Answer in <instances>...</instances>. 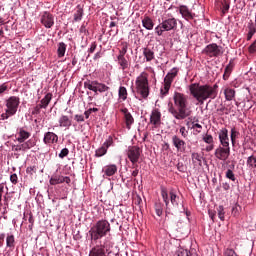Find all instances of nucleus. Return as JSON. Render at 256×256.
Listing matches in <instances>:
<instances>
[{"label": "nucleus", "mask_w": 256, "mask_h": 256, "mask_svg": "<svg viewBox=\"0 0 256 256\" xmlns=\"http://www.w3.org/2000/svg\"><path fill=\"white\" fill-rule=\"evenodd\" d=\"M150 125L152 126V129L161 127V112L159 109L152 110L150 115Z\"/></svg>", "instance_id": "f8f14e48"}, {"label": "nucleus", "mask_w": 256, "mask_h": 256, "mask_svg": "<svg viewBox=\"0 0 256 256\" xmlns=\"http://www.w3.org/2000/svg\"><path fill=\"white\" fill-rule=\"evenodd\" d=\"M21 149H22V151H27L31 148L29 147V144L27 142H25V143L21 144Z\"/></svg>", "instance_id": "774afa93"}, {"label": "nucleus", "mask_w": 256, "mask_h": 256, "mask_svg": "<svg viewBox=\"0 0 256 256\" xmlns=\"http://www.w3.org/2000/svg\"><path fill=\"white\" fill-rule=\"evenodd\" d=\"M218 138L220 141V146L229 147V130H227V128H222L218 132Z\"/></svg>", "instance_id": "dca6fc26"}, {"label": "nucleus", "mask_w": 256, "mask_h": 256, "mask_svg": "<svg viewBox=\"0 0 256 256\" xmlns=\"http://www.w3.org/2000/svg\"><path fill=\"white\" fill-rule=\"evenodd\" d=\"M26 143L28 144V146H29L30 149L33 148V147H35V145L37 144V143L35 142V139H29L28 141H26Z\"/></svg>", "instance_id": "0e129e2a"}, {"label": "nucleus", "mask_w": 256, "mask_h": 256, "mask_svg": "<svg viewBox=\"0 0 256 256\" xmlns=\"http://www.w3.org/2000/svg\"><path fill=\"white\" fill-rule=\"evenodd\" d=\"M6 246L9 247L10 249L15 248V236L13 235H8L6 238Z\"/></svg>", "instance_id": "e433bc0d"}, {"label": "nucleus", "mask_w": 256, "mask_h": 256, "mask_svg": "<svg viewBox=\"0 0 256 256\" xmlns=\"http://www.w3.org/2000/svg\"><path fill=\"white\" fill-rule=\"evenodd\" d=\"M202 159H203V157H201V155H199V153L192 154V162L194 163V165H199V167H201Z\"/></svg>", "instance_id": "c9c22d12"}, {"label": "nucleus", "mask_w": 256, "mask_h": 256, "mask_svg": "<svg viewBox=\"0 0 256 256\" xmlns=\"http://www.w3.org/2000/svg\"><path fill=\"white\" fill-rule=\"evenodd\" d=\"M80 33H84V35H88L89 31L87 30V25L85 23L80 27Z\"/></svg>", "instance_id": "052dcab7"}, {"label": "nucleus", "mask_w": 256, "mask_h": 256, "mask_svg": "<svg viewBox=\"0 0 256 256\" xmlns=\"http://www.w3.org/2000/svg\"><path fill=\"white\" fill-rule=\"evenodd\" d=\"M237 137H239V131H237V129H235V128H232L231 135H230L232 145H235V141H236Z\"/></svg>", "instance_id": "a19ab883"}, {"label": "nucleus", "mask_w": 256, "mask_h": 256, "mask_svg": "<svg viewBox=\"0 0 256 256\" xmlns=\"http://www.w3.org/2000/svg\"><path fill=\"white\" fill-rule=\"evenodd\" d=\"M218 85L215 84L214 86L205 84L199 85V83H193L189 86L190 95L203 105L207 99H215L217 97V89Z\"/></svg>", "instance_id": "f03ea898"}, {"label": "nucleus", "mask_w": 256, "mask_h": 256, "mask_svg": "<svg viewBox=\"0 0 256 256\" xmlns=\"http://www.w3.org/2000/svg\"><path fill=\"white\" fill-rule=\"evenodd\" d=\"M217 211L220 221H225V208H223V206H219L217 208Z\"/></svg>", "instance_id": "c03bdc74"}, {"label": "nucleus", "mask_w": 256, "mask_h": 256, "mask_svg": "<svg viewBox=\"0 0 256 256\" xmlns=\"http://www.w3.org/2000/svg\"><path fill=\"white\" fill-rule=\"evenodd\" d=\"M41 109H43L41 104H37L32 111V115H39L41 113Z\"/></svg>", "instance_id": "8fccbe9b"}, {"label": "nucleus", "mask_w": 256, "mask_h": 256, "mask_svg": "<svg viewBox=\"0 0 256 256\" xmlns=\"http://www.w3.org/2000/svg\"><path fill=\"white\" fill-rule=\"evenodd\" d=\"M224 95H225L226 101H233V99H235V89L226 88L224 90Z\"/></svg>", "instance_id": "72a5a7b5"}, {"label": "nucleus", "mask_w": 256, "mask_h": 256, "mask_svg": "<svg viewBox=\"0 0 256 256\" xmlns=\"http://www.w3.org/2000/svg\"><path fill=\"white\" fill-rule=\"evenodd\" d=\"M149 74L142 72L136 79V90L137 93L147 99L149 97Z\"/></svg>", "instance_id": "20e7f679"}, {"label": "nucleus", "mask_w": 256, "mask_h": 256, "mask_svg": "<svg viewBox=\"0 0 256 256\" xmlns=\"http://www.w3.org/2000/svg\"><path fill=\"white\" fill-rule=\"evenodd\" d=\"M162 28L164 31H176L177 30V19L174 17L165 18L162 20Z\"/></svg>", "instance_id": "4468645a"}, {"label": "nucleus", "mask_w": 256, "mask_h": 256, "mask_svg": "<svg viewBox=\"0 0 256 256\" xmlns=\"http://www.w3.org/2000/svg\"><path fill=\"white\" fill-rule=\"evenodd\" d=\"M161 197L166 205V209H169V198L170 202L174 207H179V196L175 194V191L171 190L170 192L165 188L161 187Z\"/></svg>", "instance_id": "39448f33"}, {"label": "nucleus", "mask_w": 256, "mask_h": 256, "mask_svg": "<svg viewBox=\"0 0 256 256\" xmlns=\"http://www.w3.org/2000/svg\"><path fill=\"white\" fill-rule=\"evenodd\" d=\"M155 213L156 215H158V217H161V215H163V204L161 203L155 204Z\"/></svg>", "instance_id": "37998d69"}, {"label": "nucleus", "mask_w": 256, "mask_h": 256, "mask_svg": "<svg viewBox=\"0 0 256 256\" xmlns=\"http://www.w3.org/2000/svg\"><path fill=\"white\" fill-rule=\"evenodd\" d=\"M231 3L229 0H223L222 1V15H226V13H229Z\"/></svg>", "instance_id": "58836bf2"}, {"label": "nucleus", "mask_w": 256, "mask_h": 256, "mask_svg": "<svg viewBox=\"0 0 256 256\" xmlns=\"http://www.w3.org/2000/svg\"><path fill=\"white\" fill-rule=\"evenodd\" d=\"M95 49H97V42H92L90 48L88 49V53H95Z\"/></svg>", "instance_id": "bf43d9fd"}, {"label": "nucleus", "mask_w": 256, "mask_h": 256, "mask_svg": "<svg viewBox=\"0 0 256 256\" xmlns=\"http://www.w3.org/2000/svg\"><path fill=\"white\" fill-rule=\"evenodd\" d=\"M31 137V133L25 131V129L20 128L18 130V138L17 141L19 143H25V141H27V139H29Z\"/></svg>", "instance_id": "4be33fe9"}, {"label": "nucleus", "mask_w": 256, "mask_h": 256, "mask_svg": "<svg viewBox=\"0 0 256 256\" xmlns=\"http://www.w3.org/2000/svg\"><path fill=\"white\" fill-rule=\"evenodd\" d=\"M202 140L204 141V143H207V145L215 143V141L213 140V135L211 134H205Z\"/></svg>", "instance_id": "79ce46f5"}, {"label": "nucleus", "mask_w": 256, "mask_h": 256, "mask_svg": "<svg viewBox=\"0 0 256 256\" xmlns=\"http://www.w3.org/2000/svg\"><path fill=\"white\" fill-rule=\"evenodd\" d=\"M103 173L106 175V177H113L115 173H117V165L110 164L103 168Z\"/></svg>", "instance_id": "412c9836"}, {"label": "nucleus", "mask_w": 256, "mask_h": 256, "mask_svg": "<svg viewBox=\"0 0 256 256\" xmlns=\"http://www.w3.org/2000/svg\"><path fill=\"white\" fill-rule=\"evenodd\" d=\"M7 89V83H3L2 85H0V95H3V93H5Z\"/></svg>", "instance_id": "e2e57ef3"}, {"label": "nucleus", "mask_w": 256, "mask_h": 256, "mask_svg": "<svg viewBox=\"0 0 256 256\" xmlns=\"http://www.w3.org/2000/svg\"><path fill=\"white\" fill-rule=\"evenodd\" d=\"M74 119L77 123H83V121H85V116L76 114L74 116Z\"/></svg>", "instance_id": "6e6d98bb"}, {"label": "nucleus", "mask_w": 256, "mask_h": 256, "mask_svg": "<svg viewBox=\"0 0 256 256\" xmlns=\"http://www.w3.org/2000/svg\"><path fill=\"white\" fill-rule=\"evenodd\" d=\"M128 45H127V43H124V44H122V48H121V50L119 51V55H118V57H125V55H127V49H128Z\"/></svg>", "instance_id": "49530a36"}, {"label": "nucleus", "mask_w": 256, "mask_h": 256, "mask_svg": "<svg viewBox=\"0 0 256 256\" xmlns=\"http://www.w3.org/2000/svg\"><path fill=\"white\" fill-rule=\"evenodd\" d=\"M59 127H66V129H69V127H71L72 125V121L71 118H69V116L67 115H62L59 120Z\"/></svg>", "instance_id": "5701e85b"}, {"label": "nucleus", "mask_w": 256, "mask_h": 256, "mask_svg": "<svg viewBox=\"0 0 256 256\" xmlns=\"http://www.w3.org/2000/svg\"><path fill=\"white\" fill-rule=\"evenodd\" d=\"M57 141H59V136H57V134L53 132L45 133L44 139H43V142L45 143V145H51L53 143H57Z\"/></svg>", "instance_id": "6ab92c4d"}, {"label": "nucleus", "mask_w": 256, "mask_h": 256, "mask_svg": "<svg viewBox=\"0 0 256 256\" xmlns=\"http://www.w3.org/2000/svg\"><path fill=\"white\" fill-rule=\"evenodd\" d=\"M10 181H11V183H13V185H17V181H18L17 174H12L10 176Z\"/></svg>", "instance_id": "680f3d73"}, {"label": "nucleus", "mask_w": 256, "mask_h": 256, "mask_svg": "<svg viewBox=\"0 0 256 256\" xmlns=\"http://www.w3.org/2000/svg\"><path fill=\"white\" fill-rule=\"evenodd\" d=\"M40 22L46 29H51L55 25V17L50 12H44L41 15Z\"/></svg>", "instance_id": "9b49d317"}, {"label": "nucleus", "mask_w": 256, "mask_h": 256, "mask_svg": "<svg viewBox=\"0 0 256 256\" xmlns=\"http://www.w3.org/2000/svg\"><path fill=\"white\" fill-rule=\"evenodd\" d=\"M49 183L50 185H61V183H63V176L54 174L51 176Z\"/></svg>", "instance_id": "2f4dec72"}, {"label": "nucleus", "mask_w": 256, "mask_h": 256, "mask_svg": "<svg viewBox=\"0 0 256 256\" xmlns=\"http://www.w3.org/2000/svg\"><path fill=\"white\" fill-rule=\"evenodd\" d=\"M97 80L91 81L87 80L84 82L85 89H89V91H93L94 93H97Z\"/></svg>", "instance_id": "c756f323"}, {"label": "nucleus", "mask_w": 256, "mask_h": 256, "mask_svg": "<svg viewBox=\"0 0 256 256\" xmlns=\"http://www.w3.org/2000/svg\"><path fill=\"white\" fill-rule=\"evenodd\" d=\"M21 103V100L17 96H11L7 101H6V107L8 110V113L10 115H15L17 113V109H19V104Z\"/></svg>", "instance_id": "9d476101"}, {"label": "nucleus", "mask_w": 256, "mask_h": 256, "mask_svg": "<svg viewBox=\"0 0 256 256\" xmlns=\"http://www.w3.org/2000/svg\"><path fill=\"white\" fill-rule=\"evenodd\" d=\"M26 173H28V175H33V173H37V167L35 166H29L26 169Z\"/></svg>", "instance_id": "3c124183"}, {"label": "nucleus", "mask_w": 256, "mask_h": 256, "mask_svg": "<svg viewBox=\"0 0 256 256\" xmlns=\"http://www.w3.org/2000/svg\"><path fill=\"white\" fill-rule=\"evenodd\" d=\"M202 53L204 55H207L208 57H221V55L223 54V47L215 44V43H212V44H209L207 45Z\"/></svg>", "instance_id": "0eeeda50"}, {"label": "nucleus", "mask_w": 256, "mask_h": 256, "mask_svg": "<svg viewBox=\"0 0 256 256\" xmlns=\"http://www.w3.org/2000/svg\"><path fill=\"white\" fill-rule=\"evenodd\" d=\"M166 31L163 29V24L160 23L158 26L155 27V33L158 35V37H161L163 35V32Z\"/></svg>", "instance_id": "de8ad7c7"}, {"label": "nucleus", "mask_w": 256, "mask_h": 256, "mask_svg": "<svg viewBox=\"0 0 256 256\" xmlns=\"http://www.w3.org/2000/svg\"><path fill=\"white\" fill-rule=\"evenodd\" d=\"M66 51H67V44H65L64 42L58 43L57 56L59 59H61L62 57H65Z\"/></svg>", "instance_id": "cd10ccee"}, {"label": "nucleus", "mask_w": 256, "mask_h": 256, "mask_svg": "<svg viewBox=\"0 0 256 256\" xmlns=\"http://www.w3.org/2000/svg\"><path fill=\"white\" fill-rule=\"evenodd\" d=\"M67 155H69V149H67V148H63L61 150V152L59 153L60 159H65V157H67Z\"/></svg>", "instance_id": "09e8293b"}, {"label": "nucleus", "mask_w": 256, "mask_h": 256, "mask_svg": "<svg viewBox=\"0 0 256 256\" xmlns=\"http://www.w3.org/2000/svg\"><path fill=\"white\" fill-rule=\"evenodd\" d=\"M62 183H67V185H69V183H71V178L69 176H62Z\"/></svg>", "instance_id": "338daca9"}, {"label": "nucleus", "mask_w": 256, "mask_h": 256, "mask_svg": "<svg viewBox=\"0 0 256 256\" xmlns=\"http://www.w3.org/2000/svg\"><path fill=\"white\" fill-rule=\"evenodd\" d=\"M119 99L122 101H127V88L125 86H120L118 91Z\"/></svg>", "instance_id": "f704fd0d"}, {"label": "nucleus", "mask_w": 256, "mask_h": 256, "mask_svg": "<svg viewBox=\"0 0 256 256\" xmlns=\"http://www.w3.org/2000/svg\"><path fill=\"white\" fill-rule=\"evenodd\" d=\"M214 155L216 159H219V161H227L231 155V147L219 145L215 150Z\"/></svg>", "instance_id": "1a4fd4ad"}, {"label": "nucleus", "mask_w": 256, "mask_h": 256, "mask_svg": "<svg viewBox=\"0 0 256 256\" xmlns=\"http://www.w3.org/2000/svg\"><path fill=\"white\" fill-rule=\"evenodd\" d=\"M172 145L178 153H185L187 149V143L177 135L172 136Z\"/></svg>", "instance_id": "ddd939ff"}, {"label": "nucleus", "mask_w": 256, "mask_h": 256, "mask_svg": "<svg viewBox=\"0 0 256 256\" xmlns=\"http://www.w3.org/2000/svg\"><path fill=\"white\" fill-rule=\"evenodd\" d=\"M179 13L180 15H182L183 19H185L186 21H191V19H194L195 17V14H193L191 10H189V7L185 5L179 6Z\"/></svg>", "instance_id": "f3484780"}, {"label": "nucleus", "mask_w": 256, "mask_h": 256, "mask_svg": "<svg viewBox=\"0 0 256 256\" xmlns=\"http://www.w3.org/2000/svg\"><path fill=\"white\" fill-rule=\"evenodd\" d=\"M127 157L134 167H137L136 164L139 163V159L141 157V148H139V146L128 147Z\"/></svg>", "instance_id": "6e6552de"}, {"label": "nucleus", "mask_w": 256, "mask_h": 256, "mask_svg": "<svg viewBox=\"0 0 256 256\" xmlns=\"http://www.w3.org/2000/svg\"><path fill=\"white\" fill-rule=\"evenodd\" d=\"M108 233H111V224L107 220L97 221L88 231L92 243H97L98 239H103Z\"/></svg>", "instance_id": "7ed1b4c3"}, {"label": "nucleus", "mask_w": 256, "mask_h": 256, "mask_svg": "<svg viewBox=\"0 0 256 256\" xmlns=\"http://www.w3.org/2000/svg\"><path fill=\"white\" fill-rule=\"evenodd\" d=\"M214 149H215V143L208 144V146L206 147L207 153L213 151Z\"/></svg>", "instance_id": "69168bd1"}, {"label": "nucleus", "mask_w": 256, "mask_h": 256, "mask_svg": "<svg viewBox=\"0 0 256 256\" xmlns=\"http://www.w3.org/2000/svg\"><path fill=\"white\" fill-rule=\"evenodd\" d=\"M118 65H120L122 71L129 69V61L126 60L125 56H117Z\"/></svg>", "instance_id": "7c9ffc66"}, {"label": "nucleus", "mask_w": 256, "mask_h": 256, "mask_svg": "<svg viewBox=\"0 0 256 256\" xmlns=\"http://www.w3.org/2000/svg\"><path fill=\"white\" fill-rule=\"evenodd\" d=\"M142 25L144 28L147 29V31L153 30V27H155V23H153V19L149 16H144V19L142 20Z\"/></svg>", "instance_id": "393cba45"}, {"label": "nucleus", "mask_w": 256, "mask_h": 256, "mask_svg": "<svg viewBox=\"0 0 256 256\" xmlns=\"http://www.w3.org/2000/svg\"><path fill=\"white\" fill-rule=\"evenodd\" d=\"M233 67H235V65L233 64V60H230L229 64L226 66L224 70V74H223L224 81H227V79L231 77V73L233 72Z\"/></svg>", "instance_id": "a878e982"}, {"label": "nucleus", "mask_w": 256, "mask_h": 256, "mask_svg": "<svg viewBox=\"0 0 256 256\" xmlns=\"http://www.w3.org/2000/svg\"><path fill=\"white\" fill-rule=\"evenodd\" d=\"M113 145V137L109 136L108 139L103 143V145L98 148L95 152L96 157H103V155H107V150L109 147Z\"/></svg>", "instance_id": "2eb2a0df"}, {"label": "nucleus", "mask_w": 256, "mask_h": 256, "mask_svg": "<svg viewBox=\"0 0 256 256\" xmlns=\"http://www.w3.org/2000/svg\"><path fill=\"white\" fill-rule=\"evenodd\" d=\"M248 33L246 35V41H251L253 39V35L256 33V28L253 26V21H250L247 25Z\"/></svg>", "instance_id": "bb28decb"}, {"label": "nucleus", "mask_w": 256, "mask_h": 256, "mask_svg": "<svg viewBox=\"0 0 256 256\" xmlns=\"http://www.w3.org/2000/svg\"><path fill=\"white\" fill-rule=\"evenodd\" d=\"M89 256H107L105 254V246L100 245L93 247L89 253Z\"/></svg>", "instance_id": "aec40b11"}, {"label": "nucleus", "mask_w": 256, "mask_h": 256, "mask_svg": "<svg viewBox=\"0 0 256 256\" xmlns=\"http://www.w3.org/2000/svg\"><path fill=\"white\" fill-rule=\"evenodd\" d=\"M226 179H229L230 181H237V177H235V173H233V170L228 169L226 171Z\"/></svg>", "instance_id": "a18cd8bd"}, {"label": "nucleus", "mask_w": 256, "mask_h": 256, "mask_svg": "<svg viewBox=\"0 0 256 256\" xmlns=\"http://www.w3.org/2000/svg\"><path fill=\"white\" fill-rule=\"evenodd\" d=\"M179 132H180L181 136L184 137V139L187 138V135L189 133L187 131V129L185 128V126H181Z\"/></svg>", "instance_id": "603ef678"}, {"label": "nucleus", "mask_w": 256, "mask_h": 256, "mask_svg": "<svg viewBox=\"0 0 256 256\" xmlns=\"http://www.w3.org/2000/svg\"><path fill=\"white\" fill-rule=\"evenodd\" d=\"M247 165L248 167H251L252 169H256V157L255 156H249L247 159Z\"/></svg>", "instance_id": "ea45409f"}, {"label": "nucleus", "mask_w": 256, "mask_h": 256, "mask_svg": "<svg viewBox=\"0 0 256 256\" xmlns=\"http://www.w3.org/2000/svg\"><path fill=\"white\" fill-rule=\"evenodd\" d=\"M177 73H179L177 68H173L170 72L167 73L164 78V88L160 90L161 95L165 96L169 94V89H171V85L175 80V77H177Z\"/></svg>", "instance_id": "423d86ee"}, {"label": "nucleus", "mask_w": 256, "mask_h": 256, "mask_svg": "<svg viewBox=\"0 0 256 256\" xmlns=\"http://www.w3.org/2000/svg\"><path fill=\"white\" fill-rule=\"evenodd\" d=\"M121 113H123L124 115L127 129H131V125L135 123V119L133 118V115H131V112H129V109L127 108L122 109Z\"/></svg>", "instance_id": "a211bd4d"}, {"label": "nucleus", "mask_w": 256, "mask_h": 256, "mask_svg": "<svg viewBox=\"0 0 256 256\" xmlns=\"http://www.w3.org/2000/svg\"><path fill=\"white\" fill-rule=\"evenodd\" d=\"M177 256H191V252L188 250H179Z\"/></svg>", "instance_id": "13d9d810"}, {"label": "nucleus", "mask_w": 256, "mask_h": 256, "mask_svg": "<svg viewBox=\"0 0 256 256\" xmlns=\"http://www.w3.org/2000/svg\"><path fill=\"white\" fill-rule=\"evenodd\" d=\"M105 91H109V86L103 84V83H99L97 81V84H96V93L99 92V93H105Z\"/></svg>", "instance_id": "4c0bfd02"}, {"label": "nucleus", "mask_w": 256, "mask_h": 256, "mask_svg": "<svg viewBox=\"0 0 256 256\" xmlns=\"http://www.w3.org/2000/svg\"><path fill=\"white\" fill-rule=\"evenodd\" d=\"M173 104L168 105V112L171 113L174 119L183 121L187 117H191V108H189V96L181 93L174 92Z\"/></svg>", "instance_id": "f257e3e1"}, {"label": "nucleus", "mask_w": 256, "mask_h": 256, "mask_svg": "<svg viewBox=\"0 0 256 256\" xmlns=\"http://www.w3.org/2000/svg\"><path fill=\"white\" fill-rule=\"evenodd\" d=\"M248 52L251 54L256 53V40L248 47Z\"/></svg>", "instance_id": "5fc2aeb1"}, {"label": "nucleus", "mask_w": 256, "mask_h": 256, "mask_svg": "<svg viewBox=\"0 0 256 256\" xmlns=\"http://www.w3.org/2000/svg\"><path fill=\"white\" fill-rule=\"evenodd\" d=\"M15 114H10L8 110L6 109L5 113L1 114L2 121H5V119H9V117H13Z\"/></svg>", "instance_id": "864d4df0"}, {"label": "nucleus", "mask_w": 256, "mask_h": 256, "mask_svg": "<svg viewBox=\"0 0 256 256\" xmlns=\"http://www.w3.org/2000/svg\"><path fill=\"white\" fill-rule=\"evenodd\" d=\"M51 99H53V94L47 93L45 97L40 101V105L43 107V109H47L49 103H51Z\"/></svg>", "instance_id": "473e14b6"}, {"label": "nucleus", "mask_w": 256, "mask_h": 256, "mask_svg": "<svg viewBox=\"0 0 256 256\" xmlns=\"http://www.w3.org/2000/svg\"><path fill=\"white\" fill-rule=\"evenodd\" d=\"M192 129H197L196 132L201 133V130L203 129V126H201V124H199V123H193Z\"/></svg>", "instance_id": "4d7b16f0"}, {"label": "nucleus", "mask_w": 256, "mask_h": 256, "mask_svg": "<svg viewBox=\"0 0 256 256\" xmlns=\"http://www.w3.org/2000/svg\"><path fill=\"white\" fill-rule=\"evenodd\" d=\"M143 55L147 62H151L153 61V59H155V52H153V50H151L150 48H144Z\"/></svg>", "instance_id": "c85d7f7f"}, {"label": "nucleus", "mask_w": 256, "mask_h": 256, "mask_svg": "<svg viewBox=\"0 0 256 256\" xmlns=\"http://www.w3.org/2000/svg\"><path fill=\"white\" fill-rule=\"evenodd\" d=\"M84 10L81 4H78L76 7V11L74 12V21L75 23L81 21L83 19Z\"/></svg>", "instance_id": "b1692460"}]
</instances>
